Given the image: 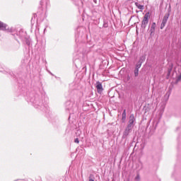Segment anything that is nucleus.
<instances>
[{"mask_svg": "<svg viewBox=\"0 0 181 181\" xmlns=\"http://www.w3.org/2000/svg\"><path fill=\"white\" fill-rule=\"evenodd\" d=\"M132 129H133L132 127L129 126H127V127L125 128L123 132L122 138H127V136H128V135H129V134L132 132Z\"/></svg>", "mask_w": 181, "mask_h": 181, "instance_id": "8", "label": "nucleus"}, {"mask_svg": "<svg viewBox=\"0 0 181 181\" xmlns=\"http://www.w3.org/2000/svg\"><path fill=\"white\" fill-rule=\"evenodd\" d=\"M76 135L78 138L74 139V142L75 144H80V141L78 139H83L84 138V135L81 134V131L80 130H77Z\"/></svg>", "mask_w": 181, "mask_h": 181, "instance_id": "6", "label": "nucleus"}, {"mask_svg": "<svg viewBox=\"0 0 181 181\" xmlns=\"http://www.w3.org/2000/svg\"><path fill=\"white\" fill-rule=\"evenodd\" d=\"M169 16H170L169 13L165 14L160 25V29H163V28L166 26V23H168V19H169Z\"/></svg>", "mask_w": 181, "mask_h": 181, "instance_id": "7", "label": "nucleus"}, {"mask_svg": "<svg viewBox=\"0 0 181 181\" xmlns=\"http://www.w3.org/2000/svg\"><path fill=\"white\" fill-rule=\"evenodd\" d=\"M146 59V57H145V55H142L141 57H139L138 62L142 64V63H144V62H145Z\"/></svg>", "mask_w": 181, "mask_h": 181, "instance_id": "15", "label": "nucleus"}, {"mask_svg": "<svg viewBox=\"0 0 181 181\" xmlns=\"http://www.w3.org/2000/svg\"><path fill=\"white\" fill-rule=\"evenodd\" d=\"M93 2H95V4H97V0H93Z\"/></svg>", "mask_w": 181, "mask_h": 181, "instance_id": "20", "label": "nucleus"}, {"mask_svg": "<svg viewBox=\"0 0 181 181\" xmlns=\"http://www.w3.org/2000/svg\"><path fill=\"white\" fill-rule=\"evenodd\" d=\"M141 180V177L139 176V174H137L136 176L134 178L135 181H139Z\"/></svg>", "mask_w": 181, "mask_h": 181, "instance_id": "18", "label": "nucleus"}, {"mask_svg": "<svg viewBox=\"0 0 181 181\" xmlns=\"http://www.w3.org/2000/svg\"><path fill=\"white\" fill-rule=\"evenodd\" d=\"M125 119H127V110H124L122 114V121L125 122Z\"/></svg>", "mask_w": 181, "mask_h": 181, "instance_id": "13", "label": "nucleus"}, {"mask_svg": "<svg viewBox=\"0 0 181 181\" xmlns=\"http://www.w3.org/2000/svg\"><path fill=\"white\" fill-rule=\"evenodd\" d=\"M135 6H136V8H138V9H140V11H144V9L145 8L144 5H141L139 3L136 2L135 3Z\"/></svg>", "mask_w": 181, "mask_h": 181, "instance_id": "14", "label": "nucleus"}, {"mask_svg": "<svg viewBox=\"0 0 181 181\" xmlns=\"http://www.w3.org/2000/svg\"><path fill=\"white\" fill-rule=\"evenodd\" d=\"M67 110H70V109H69V108H67Z\"/></svg>", "mask_w": 181, "mask_h": 181, "instance_id": "23", "label": "nucleus"}, {"mask_svg": "<svg viewBox=\"0 0 181 181\" xmlns=\"http://www.w3.org/2000/svg\"><path fill=\"white\" fill-rule=\"evenodd\" d=\"M173 69V64H170L169 65V67L168 69V74H167V78H169L170 76V74L172 73V70Z\"/></svg>", "mask_w": 181, "mask_h": 181, "instance_id": "12", "label": "nucleus"}, {"mask_svg": "<svg viewBox=\"0 0 181 181\" xmlns=\"http://www.w3.org/2000/svg\"><path fill=\"white\" fill-rule=\"evenodd\" d=\"M13 35L14 36L16 40H18L16 36H18L19 39H21L22 42L26 43L28 46H30V38L28 37V35H26V32L23 30H20L18 33Z\"/></svg>", "mask_w": 181, "mask_h": 181, "instance_id": "2", "label": "nucleus"}, {"mask_svg": "<svg viewBox=\"0 0 181 181\" xmlns=\"http://www.w3.org/2000/svg\"><path fill=\"white\" fill-rule=\"evenodd\" d=\"M155 29H156V23H153L149 30L150 36L155 35Z\"/></svg>", "mask_w": 181, "mask_h": 181, "instance_id": "10", "label": "nucleus"}, {"mask_svg": "<svg viewBox=\"0 0 181 181\" xmlns=\"http://www.w3.org/2000/svg\"><path fill=\"white\" fill-rule=\"evenodd\" d=\"M148 18H149V13H146L141 22L142 29H146V25H148V23L149 22V21L148 20Z\"/></svg>", "mask_w": 181, "mask_h": 181, "instance_id": "5", "label": "nucleus"}, {"mask_svg": "<svg viewBox=\"0 0 181 181\" xmlns=\"http://www.w3.org/2000/svg\"><path fill=\"white\" fill-rule=\"evenodd\" d=\"M96 88L98 94H101L104 90L103 88V83H101L100 81L96 82Z\"/></svg>", "mask_w": 181, "mask_h": 181, "instance_id": "9", "label": "nucleus"}, {"mask_svg": "<svg viewBox=\"0 0 181 181\" xmlns=\"http://www.w3.org/2000/svg\"><path fill=\"white\" fill-rule=\"evenodd\" d=\"M104 27H105V28H107V25L104 24Z\"/></svg>", "mask_w": 181, "mask_h": 181, "instance_id": "22", "label": "nucleus"}, {"mask_svg": "<svg viewBox=\"0 0 181 181\" xmlns=\"http://www.w3.org/2000/svg\"><path fill=\"white\" fill-rule=\"evenodd\" d=\"M131 77H129V76H127V79L130 80Z\"/></svg>", "mask_w": 181, "mask_h": 181, "instance_id": "19", "label": "nucleus"}, {"mask_svg": "<svg viewBox=\"0 0 181 181\" xmlns=\"http://www.w3.org/2000/svg\"><path fill=\"white\" fill-rule=\"evenodd\" d=\"M135 122H136V118H135V116L134 115V114L130 115V116L129 117L127 127L134 128V127L135 125Z\"/></svg>", "mask_w": 181, "mask_h": 181, "instance_id": "4", "label": "nucleus"}, {"mask_svg": "<svg viewBox=\"0 0 181 181\" xmlns=\"http://www.w3.org/2000/svg\"><path fill=\"white\" fill-rule=\"evenodd\" d=\"M30 103L33 104V106L35 107V108L41 110V111H43V112L47 113L49 111L47 102L43 104V102L39 98H36L35 99H31Z\"/></svg>", "mask_w": 181, "mask_h": 181, "instance_id": "1", "label": "nucleus"}, {"mask_svg": "<svg viewBox=\"0 0 181 181\" xmlns=\"http://www.w3.org/2000/svg\"><path fill=\"white\" fill-rule=\"evenodd\" d=\"M85 44L81 43L77 44L75 47V52H76V54H80V57H84L86 54H87L88 52L84 47Z\"/></svg>", "mask_w": 181, "mask_h": 181, "instance_id": "3", "label": "nucleus"}, {"mask_svg": "<svg viewBox=\"0 0 181 181\" xmlns=\"http://www.w3.org/2000/svg\"><path fill=\"white\" fill-rule=\"evenodd\" d=\"M46 32V27L44 29V33Z\"/></svg>", "mask_w": 181, "mask_h": 181, "instance_id": "21", "label": "nucleus"}, {"mask_svg": "<svg viewBox=\"0 0 181 181\" xmlns=\"http://www.w3.org/2000/svg\"><path fill=\"white\" fill-rule=\"evenodd\" d=\"M6 29H8V25L2 21H0V30L5 31Z\"/></svg>", "mask_w": 181, "mask_h": 181, "instance_id": "11", "label": "nucleus"}, {"mask_svg": "<svg viewBox=\"0 0 181 181\" xmlns=\"http://www.w3.org/2000/svg\"><path fill=\"white\" fill-rule=\"evenodd\" d=\"M142 66V64L141 62H138L136 64L135 68L136 69H141V66Z\"/></svg>", "mask_w": 181, "mask_h": 181, "instance_id": "17", "label": "nucleus"}, {"mask_svg": "<svg viewBox=\"0 0 181 181\" xmlns=\"http://www.w3.org/2000/svg\"><path fill=\"white\" fill-rule=\"evenodd\" d=\"M134 77H138V76H139V69L134 68Z\"/></svg>", "mask_w": 181, "mask_h": 181, "instance_id": "16", "label": "nucleus"}]
</instances>
